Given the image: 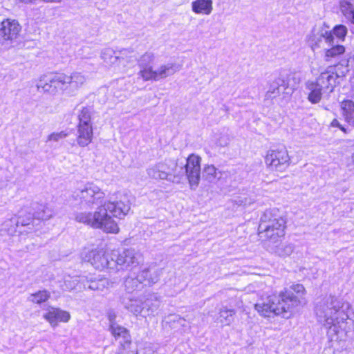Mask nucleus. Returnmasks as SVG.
I'll return each instance as SVG.
<instances>
[{
	"label": "nucleus",
	"instance_id": "obj_3",
	"mask_svg": "<svg viewBox=\"0 0 354 354\" xmlns=\"http://www.w3.org/2000/svg\"><path fill=\"white\" fill-rule=\"evenodd\" d=\"M300 305L297 297L293 295L291 291H283L277 296L269 295L265 299L255 304V310L263 317H271L274 315H281L288 317L293 309Z\"/></svg>",
	"mask_w": 354,
	"mask_h": 354
},
{
	"label": "nucleus",
	"instance_id": "obj_14",
	"mask_svg": "<svg viewBox=\"0 0 354 354\" xmlns=\"http://www.w3.org/2000/svg\"><path fill=\"white\" fill-rule=\"evenodd\" d=\"M155 59V55L153 52L147 51L138 59V66L140 70L138 73V77H140L144 81H147L148 75L147 73L152 71L153 67L151 64Z\"/></svg>",
	"mask_w": 354,
	"mask_h": 354
},
{
	"label": "nucleus",
	"instance_id": "obj_40",
	"mask_svg": "<svg viewBox=\"0 0 354 354\" xmlns=\"http://www.w3.org/2000/svg\"><path fill=\"white\" fill-rule=\"evenodd\" d=\"M333 36H336V37L341 40L344 41V38L347 34L348 29L347 28L342 24L336 25L333 28V30H331Z\"/></svg>",
	"mask_w": 354,
	"mask_h": 354
},
{
	"label": "nucleus",
	"instance_id": "obj_32",
	"mask_svg": "<svg viewBox=\"0 0 354 354\" xmlns=\"http://www.w3.org/2000/svg\"><path fill=\"white\" fill-rule=\"evenodd\" d=\"M86 277H68L64 281L62 288L65 291H71L77 288L79 283L83 284L84 287L86 286Z\"/></svg>",
	"mask_w": 354,
	"mask_h": 354
},
{
	"label": "nucleus",
	"instance_id": "obj_34",
	"mask_svg": "<svg viewBox=\"0 0 354 354\" xmlns=\"http://www.w3.org/2000/svg\"><path fill=\"white\" fill-rule=\"evenodd\" d=\"M218 174H221V172L212 165H206L203 169V177L209 183H214L218 180L220 178Z\"/></svg>",
	"mask_w": 354,
	"mask_h": 354
},
{
	"label": "nucleus",
	"instance_id": "obj_21",
	"mask_svg": "<svg viewBox=\"0 0 354 354\" xmlns=\"http://www.w3.org/2000/svg\"><path fill=\"white\" fill-rule=\"evenodd\" d=\"M124 308L134 315H142L145 313V307H144L143 297L129 298L124 299L122 301Z\"/></svg>",
	"mask_w": 354,
	"mask_h": 354
},
{
	"label": "nucleus",
	"instance_id": "obj_33",
	"mask_svg": "<svg viewBox=\"0 0 354 354\" xmlns=\"http://www.w3.org/2000/svg\"><path fill=\"white\" fill-rule=\"evenodd\" d=\"M110 330L112 335L116 338H122L124 342L130 340V335L127 328L113 323L110 326Z\"/></svg>",
	"mask_w": 354,
	"mask_h": 354
},
{
	"label": "nucleus",
	"instance_id": "obj_42",
	"mask_svg": "<svg viewBox=\"0 0 354 354\" xmlns=\"http://www.w3.org/2000/svg\"><path fill=\"white\" fill-rule=\"evenodd\" d=\"M284 291H291L293 295L297 297L300 301V304H301V301L300 297L303 296L305 294V288L301 284H294L290 286V289H286Z\"/></svg>",
	"mask_w": 354,
	"mask_h": 354
},
{
	"label": "nucleus",
	"instance_id": "obj_17",
	"mask_svg": "<svg viewBox=\"0 0 354 354\" xmlns=\"http://www.w3.org/2000/svg\"><path fill=\"white\" fill-rule=\"evenodd\" d=\"M338 75L329 70H326L320 73L319 77L315 80L317 83L322 86V88L326 92L329 91L332 92L335 86L336 80Z\"/></svg>",
	"mask_w": 354,
	"mask_h": 354
},
{
	"label": "nucleus",
	"instance_id": "obj_18",
	"mask_svg": "<svg viewBox=\"0 0 354 354\" xmlns=\"http://www.w3.org/2000/svg\"><path fill=\"white\" fill-rule=\"evenodd\" d=\"M162 274V269L156 267L145 268L139 272V279L145 286H152L157 283Z\"/></svg>",
	"mask_w": 354,
	"mask_h": 354
},
{
	"label": "nucleus",
	"instance_id": "obj_36",
	"mask_svg": "<svg viewBox=\"0 0 354 354\" xmlns=\"http://www.w3.org/2000/svg\"><path fill=\"white\" fill-rule=\"evenodd\" d=\"M142 284L143 283L141 282V279H139V274L134 278L128 277L124 283L125 290L128 292H132L140 289Z\"/></svg>",
	"mask_w": 354,
	"mask_h": 354
},
{
	"label": "nucleus",
	"instance_id": "obj_29",
	"mask_svg": "<svg viewBox=\"0 0 354 354\" xmlns=\"http://www.w3.org/2000/svg\"><path fill=\"white\" fill-rule=\"evenodd\" d=\"M34 213L32 216L35 219L48 220L52 216V211L47 206L43 204H34L32 206Z\"/></svg>",
	"mask_w": 354,
	"mask_h": 354
},
{
	"label": "nucleus",
	"instance_id": "obj_49",
	"mask_svg": "<svg viewBox=\"0 0 354 354\" xmlns=\"http://www.w3.org/2000/svg\"><path fill=\"white\" fill-rule=\"evenodd\" d=\"M345 121L351 127H354V115L353 114H345L344 116Z\"/></svg>",
	"mask_w": 354,
	"mask_h": 354
},
{
	"label": "nucleus",
	"instance_id": "obj_50",
	"mask_svg": "<svg viewBox=\"0 0 354 354\" xmlns=\"http://www.w3.org/2000/svg\"><path fill=\"white\" fill-rule=\"evenodd\" d=\"M108 317H109V320L110 322V326L113 325V323H116L115 322V317H116V315H115V313L114 312H110L109 313Z\"/></svg>",
	"mask_w": 354,
	"mask_h": 354
},
{
	"label": "nucleus",
	"instance_id": "obj_7",
	"mask_svg": "<svg viewBox=\"0 0 354 354\" xmlns=\"http://www.w3.org/2000/svg\"><path fill=\"white\" fill-rule=\"evenodd\" d=\"M307 42L315 52L318 50H324L334 44V37L329 27L325 24L315 26L308 36Z\"/></svg>",
	"mask_w": 354,
	"mask_h": 354
},
{
	"label": "nucleus",
	"instance_id": "obj_39",
	"mask_svg": "<svg viewBox=\"0 0 354 354\" xmlns=\"http://www.w3.org/2000/svg\"><path fill=\"white\" fill-rule=\"evenodd\" d=\"M18 222L14 218L5 221L2 225L1 230L8 233L9 235H14L17 232Z\"/></svg>",
	"mask_w": 354,
	"mask_h": 354
},
{
	"label": "nucleus",
	"instance_id": "obj_45",
	"mask_svg": "<svg viewBox=\"0 0 354 354\" xmlns=\"http://www.w3.org/2000/svg\"><path fill=\"white\" fill-rule=\"evenodd\" d=\"M68 136V133L66 131H62L60 132H53L48 135L47 138L48 141L57 142L62 139L66 138Z\"/></svg>",
	"mask_w": 354,
	"mask_h": 354
},
{
	"label": "nucleus",
	"instance_id": "obj_27",
	"mask_svg": "<svg viewBox=\"0 0 354 354\" xmlns=\"http://www.w3.org/2000/svg\"><path fill=\"white\" fill-rule=\"evenodd\" d=\"M100 57L109 66L120 64L119 50L115 52L110 48H104L101 52Z\"/></svg>",
	"mask_w": 354,
	"mask_h": 354
},
{
	"label": "nucleus",
	"instance_id": "obj_38",
	"mask_svg": "<svg viewBox=\"0 0 354 354\" xmlns=\"http://www.w3.org/2000/svg\"><path fill=\"white\" fill-rule=\"evenodd\" d=\"M324 51L325 52L326 59L328 60V58L335 57L344 53L345 48L344 46L337 44V42L335 43L334 41V44L331 45L330 47L326 48Z\"/></svg>",
	"mask_w": 354,
	"mask_h": 354
},
{
	"label": "nucleus",
	"instance_id": "obj_5",
	"mask_svg": "<svg viewBox=\"0 0 354 354\" xmlns=\"http://www.w3.org/2000/svg\"><path fill=\"white\" fill-rule=\"evenodd\" d=\"M286 219L283 213L276 207L266 209L260 219L259 235L268 240L269 243H276L285 235Z\"/></svg>",
	"mask_w": 354,
	"mask_h": 354
},
{
	"label": "nucleus",
	"instance_id": "obj_53",
	"mask_svg": "<svg viewBox=\"0 0 354 354\" xmlns=\"http://www.w3.org/2000/svg\"><path fill=\"white\" fill-rule=\"evenodd\" d=\"M19 1H21V2H24V3H30L33 0H19Z\"/></svg>",
	"mask_w": 354,
	"mask_h": 354
},
{
	"label": "nucleus",
	"instance_id": "obj_51",
	"mask_svg": "<svg viewBox=\"0 0 354 354\" xmlns=\"http://www.w3.org/2000/svg\"><path fill=\"white\" fill-rule=\"evenodd\" d=\"M44 1L46 2H55V3H59L62 0H44Z\"/></svg>",
	"mask_w": 354,
	"mask_h": 354
},
{
	"label": "nucleus",
	"instance_id": "obj_15",
	"mask_svg": "<svg viewBox=\"0 0 354 354\" xmlns=\"http://www.w3.org/2000/svg\"><path fill=\"white\" fill-rule=\"evenodd\" d=\"M68 82V95H73L84 85L87 80L86 76L81 72L75 71L69 75H66Z\"/></svg>",
	"mask_w": 354,
	"mask_h": 354
},
{
	"label": "nucleus",
	"instance_id": "obj_2",
	"mask_svg": "<svg viewBox=\"0 0 354 354\" xmlns=\"http://www.w3.org/2000/svg\"><path fill=\"white\" fill-rule=\"evenodd\" d=\"M315 313L317 322L328 329L327 335L331 339L340 330H346L351 319L342 309V302L335 296H326L315 304Z\"/></svg>",
	"mask_w": 354,
	"mask_h": 354
},
{
	"label": "nucleus",
	"instance_id": "obj_31",
	"mask_svg": "<svg viewBox=\"0 0 354 354\" xmlns=\"http://www.w3.org/2000/svg\"><path fill=\"white\" fill-rule=\"evenodd\" d=\"M339 9L344 17L351 22L354 19V4L351 0H341Z\"/></svg>",
	"mask_w": 354,
	"mask_h": 354
},
{
	"label": "nucleus",
	"instance_id": "obj_10",
	"mask_svg": "<svg viewBox=\"0 0 354 354\" xmlns=\"http://www.w3.org/2000/svg\"><path fill=\"white\" fill-rule=\"evenodd\" d=\"M21 26L17 21L6 19L0 24V46L1 49H8L12 41L17 39Z\"/></svg>",
	"mask_w": 354,
	"mask_h": 354
},
{
	"label": "nucleus",
	"instance_id": "obj_23",
	"mask_svg": "<svg viewBox=\"0 0 354 354\" xmlns=\"http://www.w3.org/2000/svg\"><path fill=\"white\" fill-rule=\"evenodd\" d=\"M120 64L130 68L138 60L137 55L132 48H122L119 50Z\"/></svg>",
	"mask_w": 354,
	"mask_h": 354
},
{
	"label": "nucleus",
	"instance_id": "obj_48",
	"mask_svg": "<svg viewBox=\"0 0 354 354\" xmlns=\"http://www.w3.org/2000/svg\"><path fill=\"white\" fill-rule=\"evenodd\" d=\"M331 126L338 127L341 131H342L345 133H348L350 132V129H346L344 126H342L337 119H334L332 121Z\"/></svg>",
	"mask_w": 354,
	"mask_h": 354
},
{
	"label": "nucleus",
	"instance_id": "obj_6",
	"mask_svg": "<svg viewBox=\"0 0 354 354\" xmlns=\"http://www.w3.org/2000/svg\"><path fill=\"white\" fill-rule=\"evenodd\" d=\"M65 73H48L41 75L37 81V89L39 92L56 95L59 91L68 95V87Z\"/></svg>",
	"mask_w": 354,
	"mask_h": 354
},
{
	"label": "nucleus",
	"instance_id": "obj_46",
	"mask_svg": "<svg viewBox=\"0 0 354 354\" xmlns=\"http://www.w3.org/2000/svg\"><path fill=\"white\" fill-rule=\"evenodd\" d=\"M273 82H275L280 88H283V89H286L289 86V83L287 80H286L285 77L281 75L276 77Z\"/></svg>",
	"mask_w": 354,
	"mask_h": 354
},
{
	"label": "nucleus",
	"instance_id": "obj_52",
	"mask_svg": "<svg viewBox=\"0 0 354 354\" xmlns=\"http://www.w3.org/2000/svg\"><path fill=\"white\" fill-rule=\"evenodd\" d=\"M241 304H242V301L241 300H239L237 302H236V306L239 307V308H241Z\"/></svg>",
	"mask_w": 354,
	"mask_h": 354
},
{
	"label": "nucleus",
	"instance_id": "obj_54",
	"mask_svg": "<svg viewBox=\"0 0 354 354\" xmlns=\"http://www.w3.org/2000/svg\"><path fill=\"white\" fill-rule=\"evenodd\" d=\"M350 23L354 25V19Z\"/></svg>",
	"mask_w": 354,
	"mask_h": 354
},
{
	"label": "nucleus",
	"instance_id": "obj_20",
	"mask_svg": "<svg viewBox=\"0 0 354 354\" xmlns=\"http://www.w3.org/2000/svg\"><path fill=\"white\" fill-rule=\"evenodd\" d=\"M76 141L80 147H87L93 140V126H77Z\"/></svg>",
	"mask_w": 354,
	"mask_h": 354
},
{
	"label": "nucleus",
	"instance_id": "obj_30",
	"mask_svg": "<svg viewBox=\"0 0 354 354\" xmlns=\"http://www.w3.org/2000/svg\"><path fill=\"white\" fill-rule=\"evenodd\" d=\"M86 282H90L88 288L92 290L103 291L104 289L109 288L113 286V283L106 278H101L95 280L86 279Z\"/></svg>",
	"mask_w": 354,
	"mask_h": 354
},
{
	"label": "nucleus",
	"instance_id": "obj_37",
	"mask_svg": "<svg viewBox=\"0 0 354 354\" xmlns=\"http://www.w3.org/2000/svg\"><path fill=\"white\" fill-rule=\"evenodd\" d=\"M50 297V293L46 290H39L30 294L28 300L32 303L40 304L46 301Z\"/></svg>",
	"mask_w": 354,
	"mask_h": 354
},
{
	"label": "nucleus",
	"instance_id": "obj_47",
	"mask_svg": "<svg viewBox=\"0 0 354 354\" xmlns=\"http://www.w3.org/2000/svg\"><path fill=\"white\" fill-rule=\"evenodd\" d=\"M230 139L227 136H221L216 141V144L222 147H226L229 144Z\"/></svg>",
	"mask_w": 354,
	"mask_h": 354
},
{
	"label": "nucleus",
	"instance_id": "obj_28",
	"mask_svg": "<svg viewBox=\"0 0 354 354\" xmlns=\"http://www.w3.org/2000/svg\"><path fill=\"white\" fill-rule=\"evenodd\" d=\"M235 314L236 311L234 309L223 306L219 309V316L217 319L218 322L225 326H230L234 321Z\"/></svg>",
	"mask_w": 354,
	"mask_h": 354
},
{
	"label": "nucleus",
	"instance_id": "obj_26",
	"mask_svg": "<svg viewBox=\"0 0 354 354\" xmlns=\"http://www.w3.org/2000/svg\"><path fill=\"white\" fill-rule=\"evenodd\" d=\"M186 319L179 315L170 314L165 317L162 321V326L169 327L171 329H179L185 326Z\"/></svg>",
	"mask_w": 354,
	"mask_h": 354
},
{
	"label": "nucleus",
	"instance_id": "obj_13",
	"mask_svg": "<svg viewBox=\"0 0 354 354\" xmlns=\"http://www.w3.org/2000/svg\"><path fill=\"white\" fill-rule=\"evenodd\" d=\"M169 160H165L151 165L147 169V172L152 179L169 180Z\"/></svg>",
	"mask_w": 354,
	"mask_h": 354
},
{
	"label": "nucleus",
	"instance_id": "obj_41",
	"mask_svg": "<svg viewBox=\"0 0 354 354\" xmlns=\"http://www.w3.org/2000/svg\"><path fill=\"white\" fill-rule=\"evenodd\" d=\"M281 93V88L273 81L270 83V87L266 93V99H273L278 96Z\"/></svg>",
	"mask_w": 354,
	"mask_h": 354
},
{
	"label": "nucleus",
	"instance_id": "obj_22",
	"mask_svg": "<svg viewBox=\"0 0 354 354\" xmlns=\"http://www.w3.org/2000/svg\"><path fill=\"white\" fill-rule=\"evenodd\" d=\"M295 249L294 245L288 243H283L277 245L268 243L267 250L281 257H286L291 255Z\"/></svg>",
	"mask_w": 354,
	"mask_h": 354
},
{
	"label": "nucleus",
	"instance_id": "obj_43",
	"mask_svg": "<svg viewBox=\"0 0 354 354\" xmlns=\"http://www.w3.org/2000/svg\"><path fill=\"white\" fill-rule=\"evenodd\" d=\"M24 212H26V211L21 210L19 212V218H18V220H17V221L18 222V225L20 224L22 226H26V225H30V223L32 222V221L33 219H35L32 216V214H30L29 212L28 216H25V215L24 214Z\"/></svg>",
	"mask_w": 354,
	"mask_h": 354
},
{
	"label": "nucleus",
	"instance_id": "obj_12",
	"mask_svg": "<svg viewBox=\"0 0 354 354\" xmlns=\"http://www.w3.org/2000/svg\"><path fill=\"white\" fill-rule=\"evenodd\" d=\"M180 68L181 66L176 63H167L160 65L157 69H152V71L147 73V75H148L147 81H158L161 79H165L179 71Z\"/></svg>",
	"mask_w": 354,
	"mask_h": 354
},
{
	"label": "nucleus",
	"instance_id": "obj_35",
	"mask_svg": "<svg viewBox=\"0 0 354 354\" xmlns=\"http://www.w3.org/2000/svg\"><path fill=\"white\" fill-rule=\"evenodd\" d=\"M93 111L91 107H84L80 111L78 115V124L77 126H92L91 124V115Z\"/></svg>",
	"mask_w": 354,
	"mask_h": 354
},
{
	"label": "nucleus",
	"instance_id": "obj_11",
	"mask_svg": "<svg viewBox=\"0 0 354 354\" xmlns=\"http://www.w3.org/2000/svg\"><path fill=\"white\" fill-rule=\"evenodd\" d=\"M115 268L117 266H122L124 268L136 267L143 260L142 255L134 249H127L120 254L113 252Z\"/></svg>",
	"mask_w": 354,
	"mask_h": 354
},
{
	"label": "nucleus",
	"instance_id": "obj_8",
	"mask_svg": "<svg viewBox=\"0 0 354 354\" xmlns=\"http://www.w3.org/2000/svg\"><path fill=\"white\" fill-rule=\"evenodd\" d=\"M82 261L90 263L97 270L114 269L115 268L113 252L111 254L103 250H87L85 249L81 254Z\"/></svg>",
	"mask_w": 354,
	"mask_h": 354
},
{
	"label": "nucleus",
	"instance_id": "obj_19",
	"mask_svg": "<svg viewBox=\"0 0 354 354\" xmlns=\"http://www.w3.org/2000/svg\"><path fill=\"white\" fill-rule=\"evenodd\" d=\"M305 88L307 91V99L310 103L317 104L322 100L323 93L325 91L315 80L307 81Z\"/></svg>",
	"mask_w": 354,
	"mask_h": 354
},
{
	"label": "nucleus",
	"instance_id": "obj_9",
	"mask_svg": "<svg viewBox=\"0 0 354 354\" xmlns=\"http://www.w3.org/2000/svg\"><path fill=\"white\" fill-rule=\"evenodd\" d=\"M265 162L270 169L283 172L289 167L290 158L285 147L270 149L265 157Z\"/></svg>",
	"mask_w": 354,
	"mask_h": 354
},
{
	"label": "nucleus",
	"instance_id": "obj_55",
	"mask_svg": "<svg viewBox=\"0 0 354 354\" xmlns=\"http://www.w3.org/2000/svg\"><path fill=\"white\" fill-rule=\"evenodd\" d=\"M353 94H354V86H353Z\"/></svg>",
	"mask_w": 354,
	"mask_h": 354
},
{
	"label": "nucleus",
	"instance_id": "obj_25",
	"mask_svg": "<svg viewBox=\"0 0 354 354\" xmlns=\"http://www.w3.org/2000/svg\"><path fill=\"white\" fill-rule=\"evenodd\" d=\"M143 303L145 307V313L142 317L149 316L153 314L160 306V301L156 295L153 294H149L147 297L144 296Z\"/></svg>",
	"mask_w": 354,
	"mask_h": 354
},
{
	"label": "nucleus",
	"instance_id": "obj_1",
	"mask_svg": "<svg viewBox=\"0 0 354 354\" xmlns=\"http://www.w3.org/2000/svg\"><path fill=\"white\" fill-rule=\"evenodd\" d=\"M105 192L93 183H87L76 189L73 198L82 209L93 208L99 205L94 212H81L75 216L77 222L93 228L101 229L107 233L116 234L119 227L113 217L124 218L131 209L129 200L126 194L117 191L109 194V199L102 203Z\"/></svg>",
	"mask_w": 354,
	"mask_h": 354
},
{
	"label": "nucleus",
	"instance_id": "obj_4",
	"mask_svg": "<svg viewBox=\"0 0 354 354\" xmlns=\"http://www.w3.org/2000/svg\"><path fill=\"white\" fill-rule=\"evenodd\" d=\"M201 158L195 154L189 155L186 163L169 160V181L180 183L186 176L192 189H196L201 179Z\"/></svg>",
	"mask_w": 354,
	"mask_h": 354
},
{
	"label": "nucleus",
	"instance_id": "obj_16",
	"mask_svg": "<svg viewBox=\"0 0 354 354\" xmlns=\"http://www.w3.org/2000/svg\"><path fill=\"white\" fill-rule=\"evenodd\" d=\"M44 318L49 322L51 326L55 327L57 326L58 322H68L71 315L67 311L51 308L48 313L44 315Z\"/></svg>",
	"mask_w": 354,
	"mask_h": 354
},
{
	"label": "nucleus",
	"instance_id": "obj_44",
	"mask_svg": "<svg viewBox=\"0 0 354 354\" xmlns=\"http://www.w3.org/2000/svg\"><path fill=\"white\" fill-rule=\"evenodd\" d=\"M341 107L343 111V116H345V114H354V102L353 101H343L341 104Z\"/></svg>",
	"mask_w": 354,
	"mask_h": 354
},
{
	"label": "nucleus",
	"instance_id": "obj_24",
	"mask_svg": "<svg viewBox=\"0 0 354 354\" xmlns=\"http://www.w3.org/2000/svg\"><path fill=\"white\" fill-rule=\"evenodd\" d=\"M212 4V0H194L192 3V9L196 14L209 15L213 10Z\"/></svg>",
	"mask_w": 354,
	"mask_h": 354
}]
</instances>
